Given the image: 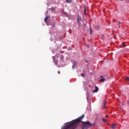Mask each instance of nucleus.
Masks as SVG:
<instances>
[{
  "mask_svg": "<svg viewBox=\"0 0 129 129\" xmlns=\"http://www.w3.org/2000/svg\"><path fill=\"white\" fill-rule=\"evenodd\" d=\"M52 58L53 59V61L54 62L55 65H58V60L56 59L54 56H53Z\"/></svg>",
  "mask_w": 129,
  "mask_h": 129,
  "instance_id": "nucleus-1",
  "label": "nucleus"
},
{
  "mask_svg": "<svg viewBox=\"0 0 129 129\" xmlns=\"http://www.w3.org/2000/svg\"><path fill=\"white\" fill-rule=\"evenodd\" d=\"M98 91V87H97V86H96L95 90H94L92 91V92L93 93H96V92H97Z\"/></svg>",
  "mask_w": 129,
  "mask_h": 129,
  "instance_id": "nucleus-2",
  "label": "nucleus"
},
{
  "mask_svg": "<svg viewBox=\"0 0 129 129\" xmlns=\"http://www.w3.org/2000/svg\"><path fill=\"white\" fill-rule=\"evenodd\" d=\"M60 61L62 62H64V56H63V55H60Z\"/></svg>",
  "mask_w": 129,
  "mask_h": 129,
  "instance_id": "nucleus-3",
  "label": "nucleus"
},
{
  "mask_svg": "<svg viewBox=\"0 0 129 129\" xmlns=\"http://www.w3.org/2000/svg\"><path fill=\"white\" fill-rule=\"evenodd\" d=\"M77 22H78V23L79 24V26H81V20H80V18H78L77 19Z\"/></svg>",
  "mask_w": 129,
  "mask_h": 129,
  "instance_id": "nucleus-4",
  "label": "nucleus"
},
{
  "mask_svg": "<svg viewBox=\"0 0 129 129\" xmlns=\"http://www.w3.org/2000/svg\"><path fill=\"white\" fill-rule=\"evenodd\" d=\"M49 16H47L45 17L44 18V21H45V23H47V21H48V20L49 19Z\"/></svg>",
  "mask_w": 129,
  "mask_h": 129,
  "instance_id": "nucleus-5",
  "label": "nucleus"
},
{
  "mask_svg": "<svg viewBox=\"0 0 129 129\" xmlns=\"http://www.w3.org/2000/svg\"><path fill=\"white\" fill-rule=\"evenodd\" d=\"M116 127V124L114 123L112 124L111 127L112 129H115Z\"/></svg>",
  "mask_w": 129,
  "mask_h": 129,
  "instance_id": "nucleus-6",
  "label": "nucleus"
},
{
  "mask_svg": "<svg viewBox=\"0 0 129 129\" xmlns=\"http://www.w3.org/2000/svg\"><path fill=\"white\" fill-rule=\"evenodd\" d=\"M105 81V78H102L100 80V82H104Z\"/></svg>",
  "mask_w": 129,
  "mask_h": 129,
  "instance_id": "nucleus-7",
  "label": "nucleus"
},
{
  "mask_svg": "<svg viewBox=\"0 0 129 129\" xmlns=\"http://www.w3.org/2000/svg\"><path fill=\"white\" fill-rule=\"evenodd\" d=\"M84 13L83 14H84L85 16H86V7H84Z\"/></svg>",
  "mask_w": 129,
  "mask_h": 129,
  "instance_id": "nucleus-8",
  "label": "nucleus"
},
{
  "mask_svg": "<svg viewBox=\"0 0 129 129\" xmlns=\"http://www.w3.org/2000/svg\"><path fill=\"white\" fill-rule=\"evenodd\" d=\"M125 44L124 43V42H123L122 43V45H121V46H120V47H121V48H124V47H125Z\"/></svg>",
  "mask_w": 129,
  "mask_h": 129,
  "instance_id": "nucleus-9",
  "label": "nucleus"
},
{
  "mask_svg": "<svg viewBox=\"0 0 129 129\" xmlns=\"http://www.w3.org/2000/svg\"><path fill=\"white\" fill-rule=\"evenodd\" d=\"M68 4H71L72 0H66Z\"/></svg>",
  "mask_w": 129,
  "mask_h": 129,
  "instance_id": "nucleus-10",
  "label": "nucleus"
},
{
  "mask_svg": "<svg viewBox=\"0 0 129 129\" xmlns=\"http://www.w3.org/2000/svg\"><path fill=\"white\" fill-rule=\"evenodd\" d=\"M103 105H104V107L106 106V102L105 101V100H104V101H103Z\"/></svg>",
  "mask_w": 129,
  "mask_h": 129,
  "instance_id": "nucleus-11",
  "label": "nucleus"
},
{
  "mask_svg": "<svg viewBox=\"0 0 129 129\" xmlns=\"http://www.w3.org/2000/svg\"><path fill=\"white\" fill-rule=\"evenodd\" d=\"M125 80H126V81H128V82H129V77H126L125 78Z\"/></svg>",
  "mask_w": 129,
  "mask_h": 129,
  "instance_id": "nucleus-12",
  "label": "nucleus"
},
{
  "mask_svg": "<svg viewBox=\"0 0 129 129\" xmlns=\"http://www.w3.org/2000/svg\"><path fill=\"white\" fill-rule=\"evenodd\" d=\"M73 65H74V66H76V65H77V62L75 61V62L73 63Z\"/></svg>",
  "mask_w": 129,
  "mask_h": 129,
  "instance_id": "nucleus-13",
  "label": "nucleus"
},
{
  "mask_svg": "<svg viewBox=\"0 0 129 129\" xmlns=\"http://www.w3.org/2000/svg\"><path fill=\"white\" fill-rule=\"evenodd\" d=\"M102 120L105 122H106V120L104 118H102Z\"/></svg>",
  "mask_w": 129,
  "mask_h": 129,
  "instance_id": "nucleus-14",
  "label": "nucleus"
},
{
  "mask_svg": "<svg viewBox=\"0 0 129 129\" xmlns=\"http://www.w3.org/2000/svg\"><path fill=\"white\" fill-rule=\"evenodd\" d=\"M95 29H96V30H98V29H99V26H96Z\"/></svg>",
  "mask_w": 129,
  "mask_h": 129,
  "instance_id": "nucleus-15",
  "label": "nucleus"
},
{
  "mask_svg": "<svg viewBox=\"0 0 129 129\" xmlns=\"http://www.w3.org/2000/svg\"><path fill=\"white\" fill-rule=\"evenodd\" d=\"M81 76H82V77H85V75H84V73H82V74H81Z\"/></svg>",
  "mask_w": 129,
  "mask_h": 129,
  "instance_id": "nucleus-16",
  "label": "nucleus"
},
{
  "mask_svg": "<svg viewBox=\"0 0 129 129\" xmlns=\"http://www.w3.org/2000/svg\"><path fill=\"white\" fill-rule=\"evenodd\" d=\"M118 26H120V25H121V22H119L118 23Z\"/></svg>",
  "mask_w": 129,
  "mask_h": 129,
  "instance_id": "nucleus-17",
  "label": "nucleus"
},
{
  "mask_svg": "<svg viewBox=\"0 0 129 129\" xmlns=\"http://www.w3.org/2000/svg\"><path fill=\"white\" fill-rule=\"evenodd\" d=\"M90 34L91 35L92 34V29H90Z\"/></svg>",
  "mask_w": 129,
  "mask_h": 129,
  "instance_id": "nucleus-18",
  "label": "nucleus"
},
{
  "mask_svg": "<svg viewBox=\"0 0 129 129\" xmlns=\"http://www.w3.org/2000/svg\"><path fill=\"white\" fill-rule=\"evenodd\" d=\"M58 74H60V71L57 72Z\"/></svg>",
  "mask_w": 129,
  "mask_h": 129,
  "instance_id": "nucleus-19",
  "label": "nucleus"
},
{
  "mask_svg": "<svg viewBox=\"0 0 129 129\" xmlns=\"http://www.w3.org/2000/svg\"><path fill=\"white\" fill-rule=\"evenodd\" d=\"M105 117H108V115H105Z\"/></svg>",
  "mask_w": 129,
  "mask_h": 129,
  "instance_id": "nucleus-20",
  "label": "nucleus"
},
{
  "mask_svg": "<svg viewBox=\"0 0 129 129\" xmlns=\"http://www.w3.org/2000/svg\"><path fill=\"white\" fill-rule=\"evenodd\" d=\"M100 78H103V76H100Z\"/></svg>",
  "mask_w": 129,
  "mask_h": 129,
  "instance_id": "nucleus-21",
  "label": "nucleus"
},
{
  "mask_svg": "<svg viewBox=\"0 0 129 129\" xmlns=\"http://www.w3.org/2000/svg\"><path fill=\"white\" fill-rule=\"evenodd\" d=\"M74 66H74V64H73L72 68H74Z\"/></svg>",
  "mask_w": 129,
  "mask_h": 129,
  "instance_id": "nucleus-22",
  "label": "nucleus"
},
{
  "mask_svg": "<svg viewBox=\"0 0 129 129\" xmlns=\"http://www.w3.org/2000/svg\"><path fill=\"white\" fill-rule=\"evenodd\" d=\"M121 1H124V0H121Z\"/></svg>",
  "mask_w": 129,
  "mask_h": 129,
  "instance_id": "nucleus-23",
  "label": "nucleus"
}]
</instances>
